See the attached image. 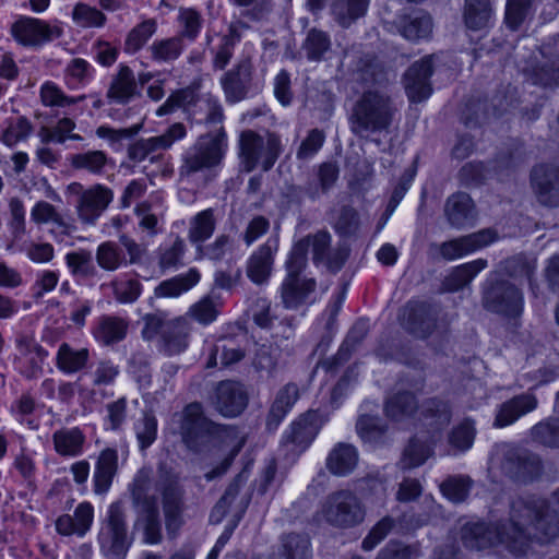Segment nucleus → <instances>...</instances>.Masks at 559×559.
I'll return each mask as SVG.
<instances>
[{"label": "nucleus", "instance_id": "nucleus-1", "mask_svg": "<svg viewBox=\"0 0 559 559\" xmlns=\"http://www.w3.org/2000/svg\"><path fill=\"white\" fill-rule=\"evenodd\" d=\"M559 536V522L549 513L545 498L528 496L513 500L508 509H493L486 520H472L460 526L462 545L472 551L495 550L522 559L533 544Z\"/></svg>", "mask_w": 559, "mask_h": 559}, {"label": "nucleus", "instance_id": "nucleus-2", "mask_svg": "<svg viewBox=\"0 0 559 559\" xmlns=\"http://www.w3.org/2000/svg\"><path fill=\"white\" fill-rule=\"evenodd\" d=\"M129 491L133 506L140 509L158 506V497L155 493L158 492L168 538L177 537L185 525L187 510L186 489L178 474L168 471L160 472L153 484L151 469L142 467L129 485Z\"/></svg>", "mask_w": 559, "mask_h": 559}, {"label": "nucleus", "instance_id": "nucleus-3", "mask_svg": "<svg viewBox=\"0 0 559 559\" xmlns=\"http://www.w3.org/2000/svg\"><path fill=\"white\" fill-rule=\"evenodd\" d=\"M397 111L392 95L384 87H368L355 100L348 122L359 138L388 131Z\"/></svg>", "mask_w": 559, "mask_h": 559}, {"label": "nucleus", "instance_id": "nucleus-4", "mask_svg": "<svg viewBox=\"0 0 559 559\" xmlns=\"http://www.w3.org/2000/svg\"><path fill=\"white\" fill-rule=\"evenodd\" d=\"M180 436L188 450L202 453L217 443L236 437V428L216 424L205 416L201 403L192 402L181 412Z\"/></svg>", "mask_w": 559, "mask_h": 559}, {"label": "nucleus", "instance_id": "nucleus-5", "mask_svg": "<svg viewBox=\"0 0 559 559\" xmlns=\"http://www.w3.org/2000/svg\"><path fill=\"white\" fill-rule=\"evenodd\" d=\"M227 146V135L223 127L200 135L195 143L182 153L179 177L190 180L199 174L212 173L221 165Z\"/></svg>", "mask_w": 559, "mask_h": 559}, {"label": "nucleus", "instance_id": "nucleus-6", "mask_svg": "<svg viewBox=\"0 0 559 559\" xmlns=\"http://www.w3.org/2000/svg\"><path fill=\"white\" fill-rule=\"evenodd\" d=\"M143 320V338L152 341L158 337L157 348L164 355H179L188 348L191 333L188 317L169 320L164 312H155L146 314Z\"/></svg>", "mask_w": 559, "mask_h": 559}, {"label": "nucleus", "instance_id": "nucleus-7", "mask_svg": "<svg viewBox=\"0 0 559 559\" xmlns=\"http://www.w3.org/2000/svg\"><path fill=\"white\" fill-rule=\"evenodd\" d=\"M100 552L106 559H126L133 537L129 533L122 501L112 502L100 523L97 536Z\"/></svg>", "mask_w": 559, "mask_h": 559}, {"label": "nucleus", "instance_id": "nucleus-8", "mask_svg": "<svg viewBox=\"0 0 559 559\" xmlns=\"http://www.w3.org/2000/svg\"><path fill=\"white\" fill-rule=\"evenodd\" d=\"M283 151L281 136L274 132H267L264 136L252 130L240 133L239 156L247 173L254 170L258 166L263 171H269Z\"/></svg>", "mask_w": 559, "mask_h": 559}, {"label": "nucleus", "instance_id": "nucleus-9", "mask_svg": "<svg viewBox=\"0 0 559 559\" xmlns=\"http://www.w3.org/2000/svg\"><path fill=\"white\" fill-rule=\"evenodd\" d=\"M219 84L228 104H237L254 97L262 91V82L255 75L250 57L240 58L229 70L223 73Z\"/></svg>", "mask_w": 559, "mask_h": 559}, {"label": "nucleus", "instance_id": "nucleus-10", "mask_svg": "<svg viewBox=\"0 0 559 559\" xmlns=\"http://www.w3.org/2000/svg\"><path fill=\"white\" fill-rule=\"evenodd\" d=\"M481 301L485 309L507 317H516L523 310L521 289L497 274L485 282Z\"/></svg>", "mask_w": 559, "mask_h": 559}, {"label": "nucleus", "instance_id": "nucleus-11", "mask_svg": "<svg viewBox=\"0 0 559 559\" xmlns=\"http://www.w3.org/2000/svg\"><path fill=\"white\" fill-rule=\"evenodd\" d=\"M299 241L307 252L311 251L316 266L322 265L334 274L342 270L349 255V248L345 243L332 247V235L326 229L309 234Z\"/></svg>", "mask_w": 559, "mask_h": 559}, {"label": "nucleus", "instance_id": "nucleus-12", "mask_svg": "<svg viewBox=\"0 0 559 559\" xmlns=\"http://www.w3.org/2000/svg\"><path fill=\"white\" fill-rule=\"evenodd\" d=\"M324 520L336 527H353L365 518L364 508L349 490H338L329 495L322 507Z\"/></svg>", "mask_w": 559, "mask_h": 559}, {"label": "nucleus", "instance_id": "nucleus-13", "mask_svg": "<svg viewBox=\"0 0 559 559\" xmlns=\"http://www.w3.org/2000/svg\"><path fill=\"white\" fill-rule=\"evenodd\" d=\"M14 40L24 47L39 48L62 35V29L57 25L29 16H21L10 28Z\"/></svg>", "mask_w": 559, "mask_h": 559}, {"label": "nucleus", "instance_id": "nucleus-14", "mask_svg": "<svg viewBox=\"0 0 559 559\" xmlns=\"http://www.w3.org/2000/svg\"><path fill=\"white\" fill-rule=\"evenodd\" d=\"M531 188L538 204L548 209L559 207V167L539 164L532 168Z\"/></svg>", "mask_w": 559, "mask_h": 559}, {"label": "nucleus", "instance_id": "nucleus-15", "mask_svg": "<svg viewBox=\"0 0 559 559\" xmlns=\"http://www.w3.org/2000/svg\"><path fill=\"white\" fill-rule=\"evenodd\" d=\"M501 468L510 478L528 483L540 475L543 466L537 455L526 450L510 448L503 453Z\"/></svg>", "mask_w": 559, "mask_h": 559}, {"label": "nucleus", "instance_id": "nucleus-16", "mask_svg": "<svg viewBox=\"0 0 559 559\" xmlns=\"http://www.w3.org/2000/svg\"><path fill=\"white\" fill-rule=\"evenodd\" d=\"M452 418V408L449 401L442 397H429L423 401L417 414V421L423 429L438 439L441 432L449 426Z\"/></svg>", "mask_w": 559, "mask_h": 559}, {"label": "nucleus", "instance_id": "nucleus-17", "mask_svg": "<svg viewBox=\"0 0 559 559\" xmlns=\"http://www.w3.org/2000/svg\"><path fill=\"white\" fill-rule=\"evenodd\" d=\"M440 308L426 301H409L405 309V329L419 338H427L438 326Z\"/></svg>", "mask_w": 559, "mask_h": 559}, {"label": "nucleus", "instance_id": "nucleus-18", "mask_svg": "<svg viewBox=\"0 0 559 559\" xmlns=\"http://www.w3.org/2000/svg\"><path fill=\"white\" fill-rule=\"evenodd\" d=\"M496 233L491 229H483L480 231L462 236L440 245L432 243L431 250H437L442 259L452 261L484 248L496 240Z\"/></svg>", "mask_w": 559, "mask_h": 559}, {"label": "nucleus", "instance_id": "nucleus-19", "mask_svg": "<svg viewBox=\"0 0 559 559\" xmlns=\"http://www.w3.org/2000/svg\"><path fill=\"white\" fill-rule=\"evenodd\" d=\"M432 73L433 63L431 56L421 58L406 70L403 81L406 95L411 102L419 103L431 95L430 78Z\"/></svg>", "mask_w": 559, "mask_h": 559}, {"label": "nucleus", "instance_id": "nucleus-20", "mask_svg": "<svg viewBox=\"0 0 559 559\" xmlns=\"http://www.w3.org/2000/svg\"><path fill=\"white\" fill-rule=\"evenodd\" d=\"M186 127L178 122L171 124L165 133L148 139H140L128 146V157L140 163L157 151L169 148L177 140L186 136Z\"/></svg>", "mask_w": 559, "mask_h": 559}, {"label": "nucleus", "instance_id": "nucleus-21", "mask_svg": "<svg viewBox=\"0 0 559 559\" xmlns=\"http://www.w3.org/2000/svg\"><path fill=\"white\" fill-rule=\"evenodd\" d=\"M278 249V239L270 237L248 259L246 273L249 280L257 284L267 283L273 267L274 253Z\"/></svg>", "mask_w": 559, "mask_h": 559}, {"label": "nucleus", "instance_id": "nucleus-22", "mask_svg": "<svg viewBox=\"0 0 559 559\" xmlns=\"http://www.w3.org/2000/svg\"><path fill=\"white\" fill-rule=\"evenodd\" d=\"M112 198V190L102 185H95L85 190L81 199L76 200V209L80 218L84 223H94L107 209Z\"/></svg>", "mask_w": 559, "mask_h": 559}, {"label": "nucleus", "instance_id": "nucleus-23", "mask_svg": "<svg viewBox=\"0 0 559 559\" xmlns=\"http://www.w3.org/2000/svg\"><path fill=\"white\" fill-rule=\"evenodd\" d=\"M537 405V397L533 393L515 395L498 406L492 425L496 428L511 426L522 416L535 411Z\"/></svg>", "mask_w": 559, "mask_h": 559}, {"label": "nucleus", "instance_id": "nucleus-24", "mask_svg": "<svg viewBox=\"0 0 559 559\" xmlns=\"http://www.w3.org/2000/svg\"><path fill=\"white\" fill-rule=\"evenodd\" d=\"M419 406L414 392L400 390L385 399L383 411L391 421L405 424L417 417Z\"/></svg>", "mask_w": 559, "mask_h": 559}, {"label": "nucleus", "instance_id": "nucleus-25", "mask_svg": "<svg viewBox=\"0 0 559 559\" xmlns=\"http://www.w3.org/2000/svg\"><path fill=\"white\" fill-rule=\"evenodd\" d=\"M139 94L133 70L129 66L120 63L118 71L111 76L106 97L110 103L126 105Z\"/></svg>", "mask_w": 559, "mask_h": 559}, {"label": "nucleus", "instance_id": "nucleus-26", "mask_svg": "<svg viewBox=\"0 0 559 559\" xmlns=\"http://www.w3.org/2000/svg\"><path fill=\"white\" fill-rule=\"evenodd\" d=\"M444 214L454 228L471 226L476 218L474 202L465 192H456L447 199Z\"/></svg>", "mask_w": 559, "mask_h": 559}, {"label": "nucleus", "instance_id": "nucleus-27", "mask_svg": "<svg viewBox=\"0 0 559 559\" xmlns=\"http://www.w3.org/2000/svg\"><path fill=\"white\" fill-rule=\"evenodd\" d=\"M249 396L243 386H216L213 404L224 417L240 415L248 405Z\"/></svg>", "mask_w": 559, "mask_h": 559}, {"label": "nucleus", "instance_id": "nucleus-28", "mask_svg": "<svg viewBox=\"0 0 559 559\" xmlns=\"http://www.w3.org/2000/svg\"><path fill=\"white\" fill-rule=\"evenodd\" d=\"M318 411L308 412L294 421L282 436L283 444H293L300 450H305L313 441L318 433L316 425Z\"/></svg>", "mask_w": 559, "mask_h": 559}, {"label": "nucleus", "instance_id": "nucleus-29", "mask_svg": "<svg viewBox=\"0 0 559 559\" xmlns=\"http://www.w3.org/2000/svg\"><path fill=\"white\" fill-rule=\"evenodd\" d=\"M367 332L368 322L366 320L356 321L348 331L336 355L331 360L319 362L317 368H322L326 372L334 371L337 366L346 362L350 358L352 354L367 335Z\"/></svg>", "mask_w": 559, "mask_h": 559}, {"label": "nucleus", "instance_id": "nucleus-30", "mask_svg": "<svg viewBox=\"0 0 559 559\" xmlns=\"http://www.w3.org/2000/svg\"><path fill=\"white\" fill-rule=\"evenodd\" d=\"M463 21L465 26L474 32L492 27L495 10L491 0H464Z\"/></svg>", "mask_w": 559, "mask_h": 559}, {"label": "nucleus", "instance_id": "nucleus-31", "mask_svg": "<svg viewBox=\"0 0 559 559\" xmlns=\"http://www.w3.org/2000/svg\"><path fill=\"white\" fill-rule=\"evenodd\" d=\"M128 322L115 316H100L94 326L92 334L95 340L104 346H110L121 342L127 336Z\"/></svg>", "mask_w": 559, "mask_h": 559}, {"label": "nucleus", "instance_id": "nucleus-32", "mask_svg": "<svg viewBox=\"0 0 559 559\" xmlns=\"http://www.w3.org/2000/svg\"><path fill=\"white\" fill-rule=\"evenodd\" d=\"M118 471V452L116 449L103 450L97 459L93 475L94 491L97 495L106 493Z\"/></svg>", "mask_w": 559, "mask_h": 559}, {"label": "nucleus", "instance_id": "nucleus-33", "mask_svg": "<svg viewBox=\"0 0 559 559\" xmlns=\"http://www.w3.org/2000/svg\"><path fill=\"white\" fill-rule=\"evenodd\" d=\"M314 278L298 277L284 278L281 286V297L285 308L297 309L307 301L310 294L316 290Z\"/></svg>", "mask_w": 559, "mask_h": 559}, {"label": "nucleus", "instance_id": "nucleus-34", "mask_svg": "<svg viewBox=\"0 0 559 559\" xmlns=\"http://www.w3.org/2000/svg\"><path fill=\"white\" fill-rule=\"evenodd\" d=\"M298 399L296 386H283L276 394L269 411L265 427L274 432Z\"/></svg>", "mask_w": 559, "mask_h": 559}, {"label": "nucleus", "instance_id": "nucleus-35", "mask_svg": "<svg viewBox=\"0 0 559 559\" xmlns=\"http://www.w3.org/2000/svg\"><path fill=\"white\" fill-rule=\"evenodd\" d=\"M369 2L370 0H332L330 14L341 27L347 28L366 14Z\"/></svg>", "mask_w": 559, "mask_h": 559}, {"label": "nucleus", "instance_id": "nucleus-36", "mask_svg": "<svg viewBox=\"0 0 559 559\" xmlns=\"http://www.w3.org/2000/svg\"><path fill=\"white\" fill-rule=\"evenodd\" d=\"M358 462L357 449L349 443H337L326 459L328 469L337 476L348 475Z\"/></svg>", "mask_w": 559, "mask_h": 559}, {"label": "nucleus", "instance_id": "nucleus-37", "mask_svg": "<svg viewBox=\"0 0 559 559\" xmlns=\"http://www.w3.org/2000/svg\"><path fill=\"white\" fill-rule=\"evenodd\" d=\"M438 439L429 437L421 440L417 436L412 438L405 447L400 465L402 469H412L421 466L432 454L433 445Z\"/></svg>", "mask_w": 559, "mask_h": 559}, {"label": "nucleus", "instance_id": "nucleus-38", "mask_svg": "<svg viewBox=\"0 0 559 559\" xmlns=\"http://www.w3.org/2000/svg\"><path fill=\"white\" fill-rule=\"evenodd\" d=\"M278 559H312V546L307 534L282 535L277 551Z\"/></svg>", "mask_w": 559, "mask_h": 559}, {"label": "nucleus", "instance_id": "nucleus-39", "mask_svg": "<svg viewBox=\"0 0 559 559\" xmlns=\"http://www.w3.org/2000/svg\"><path fill=\"white\" fill-rule=\"evenodd\" d=\"M57 367L64 373H75L86 367L90 360V350L85 347L74 348L62 343L57 352Z\"/></svg>", "mask_w": 559, "mask_h": 559}, {"label": "nucleus", "instance_id": "nucleus-40", "mask_svg": "<svg viewBox=\"0 0 559 559\" xmlns=\"http://www.w3.org/2000/svg\"><path fill=\"white\" fill-rule=\"evenodd\" d=\"M55 450L62 456H78L83 452L85 436L80 428L60 429L53 432Z\"/></svg>", "mask_w": 559, "mask_h": 559}, {"label": "nucleus", "instance_id": "nucleus-41", "mask_svg": "<svg viewBox=\"0 0 559 559\" xmlns=\"http://www.w3.org/2000/svg\"><path fill=\"white\" fill-rule=\"evenodd\" d=\"M185 50V43L177 35L173 37L155 39L147 52L150 58L156 63H173Z\"/></svg>", "mask_w": 559, "mask_h": 559}, {"label": "nucleus", "instance_id": "nucleus-42", "mask_svg": "<svg viewBox=\"0 0 559 559\" xmlns=\"http://www.w3.org/2000/svg\"><path fill=\"white\" fill-rule=\"evenodd\" d=\"M200 281L197 269H190L187 273L163 281L156 288L157 297H178L191 289Z\"/></svg>", "mask_w": 559, "mask_h": 559}, {"label": "nucleus", "instance_id": "nucleus-43", "mask_svg": "<svg viewBox=\"0 0 559 559\" xmlns=\"http://www.w3.org/2000/svg\"><path fill=\"white\" fill-rule=\"evenodd\" d=\"M138 524L143 531V543L157 545L163 540V527L158 506L141 509Z\"/></svg>", "mask_w": 559, "mask_h": 559}, {"label": "nucleus", "instance_id": "nucleus-44", "mask_svg": "<svg viewBox=\"0 0 559 559\" xmlns=\"http://www.w3.org/2000/svg\"><path fill=\"white\" fill-rule=\"evenodd\" d=\"M400 31L408 40L417 41L427 38L432 31L431 17L421 11L414 12L401 21Z\"/></svg>", "mask_w": 559, "mask_h": 559}, {"label": "nucleus", "instance_id": "nucleus-45", "mask_svg": "<svg viewBox=\"0 0 559 559\" xmlns=\"http://www.w3.org/2000/svg\"><path fill=\"white\" fill-rule=\"evenodd\" d=\"M157 31V22L147 19L132 27L126 36L123 50L126 53L134 55L140 51Z\"/></svg>", "mask_w": 559, "mask_h": 559}, {"label": "nucleus", "instance_id": "nucleus-46", "mask_svg": "<svg viewBox=\"0 0 559 559\" xmlns=\"http://www.w3.org/2000/svg\"><path fill=\"white\" fill-rule=\"evenodd\" d=\"M486 266L487 260L477 259L454 267L445 280L448 289L451 292H457L464 288Z\"/></svg>", "mask_w": 559, "mask_h": 559}, {"label": "nucleus", "instance_id": "nucleus-47", "mask_svg": "<svg viewBox=\"0 0 559 559\" xmlns=\"http://www.w3.org/2000/svg\"><path fill=\"white\" fill-rule=\"evenodd\" d=\"M177 22L179 25L177 36L183 41L185 39L194 41L202 31L204 20L197 9L181 7L178 11Z\"/></svg>", "mask_w": 559, "mask_h": 559}, {"label": "nucleus", "instance_id": "nucleus-48", "mask_svg": "<svg viewBox=\"0 0 559 559\" xmlns=\"http://www.w3.org/2000/svg\"><path fill=\"white\" fill-rule=\"evenodd\" d=\"M356 82L371 85L370 87H384L389 82L386 72L377 62L369 59H360L353 72Z\"/></svg>", "mask_w": 559, "mask_h": 559}, {"label": "nucleus", "instance_id": "nucleus-49", "mask_svg": "<svg viewBox=\"0 0 559 559\" xmlns=\"http://www.w3.org/2000/svg\"><path fill=\"white\" fill-rule=\"evenodd\" d=\"M199 94L193 88H183L173 93L166 102L157 109V116L173 112L177 108H183L194 119L198 111L193 108Z\"/></svg>", "mask_w": 559, "mask_h": 559}, {"label": "nucleus", "instance_id": "nucleus-50", "mask_svg": "<svg viewBox=\"0 0 559 559\" xmlns=\"http://www.w3.org/2000/svg\"><path fill=\"white\" fill-rule=\"evenodd\" d=\"M216 221L214 210L206 209L194 215L190 221L189 239L193 243H202L214 233Z\"/></svg>", "mask_w": 559, "mask_h": 559}, {"label": "nucleus", "instance_id": "nucleus-51", "mask_svg": "<svg viewBox=\"0 0 559 559\" xmlns=\"http://www.w3.org/2000/svg\"><path fill=\"white\" fill-rule=\"evenodd\" d=\"M302 49L310 61H321L331 49L330 35L321 29L311 28L302 43Z\"/></svg>", "mask_w": 559, "mask_h": 559}, {"label": "nucleus", "instance_id": "nucleus-52", "mask_svg": "<svg viewBox=\"0 0 559 559\" xmlns=\"http://www.w3.org/2000/svg\"><path fill=\"white\" fill-rule=\"evenodd\" d=\"M96 261L105 271H116L121 265H127L122 248L114 241H105L97 247Z\"/></svg>", "mask_w": 559, "mask_h": 559}, {"label": "nucleus", "instance_id": "nucleus-53", "mask_svg": "<svg viewBox=\"0 0 559 559\" xmlns=\"http://www.w3.org/2000/svg\"><path fill=\"white\" fill-rule=\"evenodd\" d=\"M212 357L218 358L222 366L228 367L245 357V348L236 337H222L215 344Z\"/></svg>", "mask_w": 559, "mask_h": 559}, {"label": "nucleus", "instance_id": "nucleus-54", "mask_svg": "<svg viewBox=\"0 0 559 559\" xmlns=\"http://www.w3.org/2000/svg\"><path fill=\"white\" fill-rule=\"evenodd\" d=\"M108 156L103 151L78 153L70 157V165L78 170H86L93 175H102L107 165Z\"/></svg>", "mask_w": 559, "mask_h": 559}, {"label": "nucleus", "instance_id": "nucleus-55", "mask_svg": "<svg viewBox=\"0 0 559 559\" xmlns=\"http://www.w3.org/2000/svg\"><path fill=\"white\" fill-rule=\"evenodd\" d=\"M532 439L545 447L559 448V417L539 421L531 429Z\"/></svg>", "mask_w": 559, "mask_h": 559}, {"label": "nucleus", "instance_id": "nucleus-56", "mask_svg": "<svg viewBox=\"0 0 559 559\" xmlns=\"http://www.w3.org/2000/svg\"><path fill=\"white\" fill-rule=\"evenodd\" d=\"M472 480L467 476H449L440 484L442 495L453 503H461L469 495Z\"/></svg>", "mask_w": 559, "mask_h": 559}, {"label": "nucleus", "instance_id": "nucleus-57", "mask_svg": "<svg viewBox=\"0 0 559 559\" xmlns=\"http://www.w3.org/2000/svg\"><path fill=\"white\" fill-rule=\"evenodd\" d=\"M246 477L242 473L237 474L234 479L227 486L224 495L216 502L211 512V520L215 518L216 522H219L228 512L230 506L239 495L240 488L245 485Z\"/></svg>", "mask_w": 559, "mask_h": 559}, {"label": "nucleus", "instance_id": "nucleus-58", "mask_svg": "<svg viewBox=\"0 0 559 559\" xmlns=\"http://www.w3.org/2000/svg\"><path fill=\"white\" fill-rule=\"evenodd\" d=\"M134 432L142 451L151 447L157 437V419L155 415L152 412H145L134 423Z\"/></svg>", "mask_w": 559, "mask_h": 559}, {"label": "nucleus", "instance_id": "nucleus-59", "mask_svg": "<svg viewBox=\"0 0 559 559\" xmlns=\"http://www.w3.org/2000/svg\"><path fill=\"white\" fill-rule=\"evenodd\" d=\"M386 424L379 417L362 413L356 423L357 433L361 439L367 441H376L380 439L386 431Z\"/></svg>", "mask_w": 559, "mask_h": 559}, {"label": "nucleus", "instance_id": "nucleus-60", "mask_svg": "<svg viewBox=\"0 0 559 559\" xmlns=\"http://www.w3.org/2000/svg\"><path fill=\"white\" fill-rule=\"evenodd\" d=\"M66 264L73 276H92L95 273L92 253L81 249L66 254Z\"/></svg>", "mask_w": 559, "mask_h": 559}, {"label": "nucleus", "instance_id": "nucleus-61", "mask_svg": "<svg viewBox=\"0 0 559 559\" xmlns=\"http://www.w3.org/2000/svg\"><path fill=\"white\" fill-rule=\"evenodd\" d=\"M240 40V35L235 28H230L228 34L221 38V43L215 49L213 58L214 69L223 70L230 62L237 43Z\"/></svg>", "mask_w": 559, "mask_h": 559}, {"label": "nucleus", "instance_id": "nucleus-62", "mask_svg": "<svg viewBox=\"0 0 559 559\" xmlns=\"http://www.w3.org/2000/svg\"><path fill=\"white\" fill-rule=\"evenodd\" d=\"M475 433L474 421L466 418L452 429L449 435V443L460 452H465L472 448Z\"/></svg>", "mask_w": 559, "mask_h": 559}, {"label": "nucleus", "instance_id": "nucleus-63", "mask_svg": "<svg viewBox=\"0 0 559 559\" xmlns=\"http://www.w3.org/2000/svg\"><path fill=\"white\" fill-rule=\"evenodd\" d=\"M533 0H507L504 21L512 31H518L531 13Z\"/></svg>", "mask_w": 559, "mask_h": 559}, {"label": "nucleus", "instance_id": "nucleus-64", "mask_svg": "<svg viewBox=\"0 0 559 559\" xmlns=\"http://www.w3.org/2000/svg\"><path fill=\"white\" fill-rule=\"evenodd\" d=\"M533 84L554 87L559 84V59L535 67L531 74Z\"/></svg>", "mask_w": 559, "mask_h": 559}]
</instances>
